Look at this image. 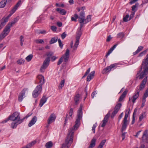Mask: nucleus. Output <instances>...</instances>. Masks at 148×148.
Wrapping results in <instances>:
<instances>
[{"label": "nucleus", "instance_id": "30", "mask_svg": "<svg viewBox=\"0 0 148 148\" xmlns=\"http://www.w3.org/2000/svg\"><path fill=\"white\" fill-rule=\"evenodd\" d=\"M58 40V37H57L52 38L50 41L49 43L52 44L56 42Z\"/></svg>", "mask_w": 148, "mask_h": 148}, {"label": "nucleus", "instance_id": "62", "mask_svg": "<svg viewBox=\"0 0 148 148\" xmlns=\"http://www.w3.org/2000/svg\"><path fill=\"white\" fill-rule=\"evenodd\" d=\"M138 0H130V1L129 2V4H132L134 3Z\"/></svg>", "mask_w": 148, "mask_h": 148}, {"label": "nucleus", "instance_id": "9", "mask_svg": "<svg viewBox=\"0 0 148 148\" xmlns=\"http://www.w3.org/2000/svg\"><path fill=\"white\" fill-rule=\"evenodd\" d=\"M49 58H46L43 62V64L41 67L40 71L41 72H43L47 68L49 63Z\"/></svg>", "mask_w": 148, "mask_h": 148}, {"label": "nucleus", "instance_id": "52", "mask_svg": "<svg viewBox=\"0 0 148 148\" xmlns=\"http://www.w3.org/2000/svg\"><path fill=\"white\" fill-rule=\"evenodd\" d=\"M58 41L60 47L62 49L63 47V44H62L61 40L60 39H59L58 40Z\"/></svg>", "mask_w": 148, "mask_h": 148}, {"label": "nucleus", "instance_id": "25", "mask_svg": "<svg viewBox=\"0 0 148 148\" xmlns=\"http://www.w3.org/2000/svg\"><path fill=\"white\" fill-rule=\"evenodd\" d=\"M96 141V139L95 138H93L91 141V143L88 148H93L95 146Z\"/></svg>", "mask_w": 148, "mask_h": 148}, {"label": "nucleus", "instance_id": "35", "mask_svg": "<svg viewBox=\"0 0 148 148\" xmlns=\"http://www.w3.org/2000/svg\"><path fill=\"white\" fill-rule=\"evenodd\" d=\"M124 34L123 32H121L117 34V37L118 38L122 39L124 37Z\"/></svg>", "mask_w": 148, "mask_h": 148}, {"label": "nucleus", "instance_id": "61", "mask_svg": "<svg viewBox=\"0 0 148 148\" xmlns=\"http://www.w3.org/2000/svg\"><path fill=\"white\" fill-rule=\"evenodd\" d=\"M103 123L101 125V126L102 127H103L105 126L106 123L108 121L106 120H103Z\"/></svg>", "mask_w": 148, "mask_h": 148}, {"label": "nucleus", "instance_id": "10", "mask_svg": "<svg viewBox=\"0 0 148 148\" xmlns=\"http://www.w3.org/2000/svg\"><path fill=\"white\" fill-rule=\"evenodd\" d=\"M16 10H12L10 12V14L8 15L6 17H3L1 19V25L3 26H4L6 22H7L9 18L11 15L14 13L15 12Z\"/></svg>", "mask_w": 148, "mask_h": 148}, {"label": "nucleus", "instance_id": "8", "mask_svg": "<svg viewBox=\"0 0 148 148\" xmlns=\"http://www.w3.org/2000/svg\"><path fill=\"white\" fill-rule=\"evenodd\" d=\"M49 58H46L43 62V64L41 67L40 71L41 72H43L47 68L49 63Z\"/></svg>", "mask_w": 148, "mask_h": 148}, {"label": "nucleus", "instance_id": "48", "mask_svg": "<svg viewBox=\"0 0 148 148\" xmlns=\"http://www.w3.org/2000/svg\"><path fill=\"white\" fill-rule=\"evenodd\" d=\"M56 6L58 7L64 8L65 6L64 5L63 3H56Z\"/></svg>", "mask_w": 148, "mask_h": 148}, {"label": "nucleus", "instance_id": "1", "mask_svg": "<svg viewBox=\"0 0 148 148\" xmlns=\"http://www.w3.org/2000/svg\"><path fill=\"white\" fill-rule=\"evenodd\" d=\"M77 118L75 122V124L72 129H70L68 134L66 138L64 144L62 145L61 148L66 147L69 148L73 142L74 130H77L79 125V122L82 117L77 116Z\"/></svg>", "mask_w": 148, "mask_h": 148}, {"label": "nucleus", "instance_id": "29", "mask_svg": "<svg viewBox=\"0 0 148 148\" xmlns=\"http://www.w3.org/2000/svg\"><path fill=\"white\" fill-rule=\"evenodd\" d=\"M7 2V0H3L0 2V8H2L5 7Z\"/></svg>", "mask_w": 148, "mask_h": 148}, {"label": "nucleus", "instance_id": "45", "mask_svg": "<svg viewBox=\"0 0 148 148\" xmlns=\"http://www.w3.org/2000/svg\"><path fill=\"white\" fill-rule=\"evenodd\" d=\"M33 57V55L30 54L28 56L25 58L26 60L28 62H29L31 60Z\"/></svg>", "mask_w": 148, "mask_h": 148}, {"label": "nucleus", "instance_id": "28", "mask_svg": "<svg viewBox=\"0 0 148 148\" xmlns=\"http://www.w3.org/2000/svg\"><path fill=\"white\" fill-rule=\"evenodd\" d=\"M82 104L80 105V108H79L77 112V116H80L82 117Z\"/></svg>", "mask_w": 148, "mask_h": 148}, {"label": "nucleus", "instance_id": "26", "mask_svg": "<svg viewBox=\"0 0 148 148\" xmlns=\"http://www.w3.org/2000/svg\"><path fill=\"white\" fill-rule=\"evenodd\" d=\"M118 44H116L114 45L110 49V50L108 51V53L106 54V56L107 57L108 56L110 55V54L112 52V51L114 49L116 48L117 45Z\"/></svg>", "mask_w": 148, "mask_h": 148}, {"label": "nucleus", "instance_id": "44", "mask_svg": "<svg viewBox=\"0 0 148 148\" xmlns=\"http://www.w3.org/2000/svg\"><path fill=\"white\" fill-rule=\"evenodd\" d=\"M106 142V140H103L100 143L98 147H101V148H103V146L104 145Z\"/></svg>", "mask_w": 148, "mask_h": 148}, {"label": "nucleus", "instance_id": "13", "mask_svg": "<svg viewBox=\"0 0 148 148\" xmlns=\"http://www.w3.org/2000/svg\"><path fill=\"white\" fill-rule=\"evenodd\" d=\"M139 90L137 88L134 95L132 97H129V101L132 100L133 103H135V101L139 96Z\"/></svg>", "mask_w": 148, "mask_h": 148}, {"label": "nucleus", "instance_id": "6", "mask_svg": "<svg viewBox=\"0 0 148 148\" xmlns=\"http://www.w3.org/2000/svg\"><path fill=\"white\" fill-rule=\"evenodd\" d=\"M10 31V27L7 25L0 34V40H2L9 33Z\"/></svg>", "mask_w": 148, "mask_h": 148}, {"label": "nucleus", "instance_id": "36", "mask_svg": "<svg viewBox=\"0 0 148 148\" xmlns=\"http://www.w3.org/2000/svg\"><path fill=\"white\" fill-rule=\"evenodd\" d=\"M52 145L53 144L52 142L50 141L46 144L45 146L47 148H50L52 147Z\"/></svg>", "mask_w": 148, "mask_h": 148}, {"label": "nucleus", "instance_id": "12", "mask_svg": "<svg viewBox=\"0 0 148 148\" xmlns=\"http://www.w3.org/2000/svg\"><path fill=\"white\" fill-rule=\"evenodd\" d=\"M56 118V116L55 114L52 113L50 115L47 120L48 124L46 127H48L49 124L54 122Z\"/></svg>", "mask_w": 148, "mask_h": 148}, {"label": "nucleus", "instance_id": "18", "mask_svg": "<svg viewBox=\"0 0 148 148\" xmlns=\"http://www.w3.org/2000/svg\"><path fill=\"white\" fill-rule=\"evenodd\" d=\"M81 35H77L76 36V40L75 41V43L74 44V46H73V49L74 50H76L78 45L79 44V40L80 37L81 36Z\"/></svg>", "mask_w": 148, "mask_h": 148}, {"label": "nucleus", "instance_id": "11", "mask_svg": "<svg viewBox=\"0 0 148 148\" xmlns=\"http://www.w3.org/2000/svg\"><path fill=\"white\" fill-rule=\"evenodd\" d=\"M118 64L117 63H115L111 64L110 66L107 67L103 70L102 71V73L103 74H105L109 72L112 68L116 67Z\"/></svg>", "mask_w": 148, "mask_h": 148}, {"label": "nucleus", "instance_id": "46", "mask_svg": "<svg viewBox=\"0 0 148 148\" xmlns=\"http://www.w3.org/2000/svg\"><path fill=\"white\" fill-rule=\"evenodd\" d=\"M35 42L37 44H42L44 43L42 39H37L35 40Z\"/></svg>", "mask_w": 148, "mask_h": 148}, {"label": "nucleus", "instance_id": "20", "mask_svg": "<svg viewBox=\"0 0 148 148\" xmlns=\"http://www.w3.org/2000/svg\"><path fill=\"white\" fill-rule=\"evenodd\" d=\"M37 121V117L36 116H34L31 120L29 122L28 126L30 127L34 125Z\"/></svg>", "mask_w": 148, "mask_h": 148}, {"label": "nucleus", "instance_id": "24", "mask_svg": "<svg viewBox=\"0 0 148 148\" xmlns=\"http://www.w3.org/2000/svg\"><path fill=\"white\" fill-rule=\"evenodd\" d=\"M80 95L79 94H77L74 97V101L76 105L78 104L79 103Z\"/></svg>", "mask_w": 148, "mask_h": 148}, {"label": "nucleus", "instance_id": "51", "mask_svg": "<svg viewBox=\"0 0 148 148\" xmlns=\"http://www.w3.org/2000/svg\"><path fill=\"white\" fill-rule=\"evenodd\" d=\"M118 111L114 110L113 112L112 113L111 117L112 118H113L114 117L115 115L117 113Z\"/></svg>", "mask_w": 148, "mask_h": 148}, {"label": "nucleus", "instance_id": "39", "mask_svg": "<svg viewBox=\"0 0 148 148\" xmlns=\"http://www.w3.org/2000/svg\"><path fill=\"white\" fill-rule=\"evenodd\" d=\"M36 143V141H33L31 142V143L28 144L27 146V148H30L32 146L34 145Z\"/></svg>", "mask_w": 148, "mask_h": 148}, {"label": "nucleus", "instance_id": "50", "mask_svg": "<svg viewBox=\"0 0 148 148\" xmlns=\"http://www.w3.org/2000/svg\"><path fill=\"white\" fill-rule=\"evenodd\" d=\"M148 51V49H147L140 53L139 55V56H142L145 55Z\"/></svg>", "mask_w": 148, "mask_h": 148}, {"label": "nucleus", "instance_id": "37", "mask_svg": "<svg viewBox=\"0 0 148 148\" xmlns=\"http://www.w3.org/2000/svg\"><path fill=\"white\" fill-rule=\"evenodd\" d=\"M25 60L22 59H20L18 60L16 62L17 64H22L24 63Z\"/></svg>", "mask_w": 148, "mask_h": 148}, {"label": "nucleus", "instance_id": "16", "mask_svg": "<svg viewBox=\"0 0 148 148\" xmlns=\"http://www.w3.org/2000/svg\"><path fill=\"white\" fill-rule=\"evenodd\" d=\"M147 82L146 79H144L141 82L139 87L138 88V87H137L136 89L137 88H138L139 90V91L140 90H143L145 86V85Z\"/></svg>", "mask_w": 148, "mask_h": 148}, {"label": "nucleus", "instance_id": "38", "mask_svg": "<svg viewBox=\"0 0 148 148\" xmlns=\"http://www.w3.org/2000/svg\"><path fill=\"white\" fill-rule=\"evenodd\" d=\"M78 18V15L77 14H75L74 16L71 17V21H76L77 19Z\"/></svg>", "mask_w": 148, "mask_h": 148}, {"label": "nucleus", "instance_id": "19", "mask_svg": "<svg viewBox=\"0 0 148 148\" xmlns=\"http://www.w3.org/2000/svg\"><path fill=\"white\" fill-rule=\"evenodd\" d=\"M69 49H67L66 50V52L65 53V54L63 55L62 57H63V59H64V61L66 62L69 58Z\"/></svg>", "mask_w": 148, "mask_h": 148}, {"label": "nucleus", "instance_id": "60", "mask_svg": "<svg viewBox=\"0 0 148 148\" xmlns=\"http://www.w3.org/2000/svg\"><path fill=\"white\" fill-rule=\"evenodd\" d=\"M15 23L14 22H13L12 21L11 22L9 23L7 25L10 27L11 28L12 27L14 24Z\"/></svg>", "mask_w": 148, "mask_h": 148}, {"label": "nucleus", "instance_id": "63", "mask_svg": "<svg viewBox=\"0 0 148 148\" xmlns=\"http://www.w3.org/2000/svg\"><path fill=\"white\" fill-rule=\"evenodd\" d=\"M66 34L65 32L63 33L61 35V36L62 39H64L66 36Z\"/></svg>", "mask_w": 148, "mask_h": 148}, {"label": "nucleus", "instance_id": "43", "mask_svg": "<svg viewBox=\"0 0 148 148\" xmlns=\"http://www.w3.org/2000/svg\"><path fill=\"white\" fill-rule=\"evenodd\" d=\"M145 116V113H143L141 114L139 116V121H141L143 118Z\"/></svg>", "mask_w": 148, "mask_h": 148}, {"label": "nucleus", "instance_id": "34", "mask_svg": "<svg viewBox=\"0 0 148 148\" xmlns=\"http://www.w3.org/2000/svg\"><path fill=\"white\" fill-rule=\"evenodd\" d=\"M56 10L58 13H59L62 15H65L66 13L65 10Z\"/></svg>", "mask_w": 148, "mask_h": 148}, {"label": "nucleus", "instance_id": "47", "mask_svg": "<svg viewBox=\"0 0 148 148\" xmlns=\"http://www.w3.org/2000/svg\"><path fill=\"white\" fill-rule=\"evenodd\" d=\"M21 1H19L15 5L13 9H16L18 7L20 6L21 4Z\"/></svg>", "mask_w": 148, "mask_h": 148}, {"label": "nucleus", "instance_id": "23", "mask_svg": "<svg viewBox=\"0 0 148 148\" xmlns=\"http://www.w3.org/2000/svg\"><path fill=\"white\" fill-rule=\"evenodd\" d=\"M128 90H125L122 93V95L120 97L119 101H122L123 99L125 97V96L127 93Z\"/></svg>", "mask_w": 148, "mask_h": 148}, {"label": "nucleus", "instance_id": "21", "mask_svg": "<svg viewBox=\"0 0 148 148\" xmlns=\"http://www.w3.org/2000/svg\"><path fill=\"white\" fill-rule=\"evenodd\" d=\"M95 73V71H92L88 76L87 78V81H90L93 77Z\"/></svg>", "mask_w": 148, "mask_h": 148}, {"label": "nucleus", "instance_id": "57", "mask_svg": "<svg viewBox=\"0 0 148 148\" xmlns=\"http://www.w3.org/2000/svg\"><path fill=\"white\" fill-rule=\"evenodd\" d=\"M63 60V57H61L59 59L58 62L57 64L58 65H60L62 62Z\"/></svg>", "mask_w": 148, "mask_h": 148}, {"label": "nucleus", "instance_id": "64", "mask_svg": "<svg viewBox=\"0 0 148 148\" xmlns=\"http://www.w3.org/2000/svg\"><path fill=\"white\" fill-rule=\"evenodd\" d=\"M97 93H96V91L94 92H92L91 94V97L92 99H93L95 96V95Z\"/></svg>", "mask_w": 148, "mask_h": 148}, {"label": "nucleus", "instance_id": "22", "mask_svg": "<svg viewBox=\"0 0 148 148\" xmlns=\"http://www.w3.org/2000/svg\"><path fill=\"white\" fill-rule=\"evenodd\" d=\"M47 98L45 96H43L41 99L40 103L39 104L40 106L41 107L43 104L46 102L47 101Z\"/></svg>", "mask_w": 148, "mask_h": 148}, {"label": "nucleus", "instance_id": "31", "mask_svg": "<svg viewBox=\"0 0 148 148\" xmlns=\"http://www.w3.org/2000/svg\"><path fill=\"white\" fill-rule=\"evenodd\" d=\"M143 48V46H140L138 47V49H137V50L136 51L133 53V54L134 55H135L139 52Z\"/></svg>", "mask_w": 148, "mask_h": 148}, {"label": "nucleus", "instance_id": "49", "mask_svg": "<svg viewBox=\"0 0 148 148\" xmlns=\"http://www.w3.org/2000/svg\"><path fill=\"white\" fill-rule=\"evenodd\" d=\"M129 17V16L128 14L126 16L124 17L123 18V21H124L125 22H127L128 21H129V19L128 20V18Z\"/></svg>", "mask_w": 148, "mask_h": 148}, {"label": "nucleus", "instance_id": "5", "mask_svg": "<svg viewBox=\"0 0 148 148\" xmlns=\"http://www.w3.org/2000/svg\"><path fill=\"white\" fill-rule=\"evenodd\" d=\"M81 10H79V16H78V21L80 23H86L91 20V16L88 15L86 18L85 19V14L84 12Z\"/></svg>", "mask_w": 148, "mask_h": 148}, {"label": "nucleus", "instance_id": "17", "mask_svg": "<svg viewBox=\"0 0 148 148\" xmlns=\"http://www.w3.org/2000/svg\"><path fill=\"white\" fill-rule=\"evenodd\" d=\"M148 130H146L144 131L142 138L143 140L147 143H148Z\"/></svg>", "mask_w": 148, "mask_h": 148}, {"label": "nucleus", "instance_id": "32", "mask_svg": "<svg viewBox=\"0 0 148 148\" xmlns=\"http://www.w3.org/2000/svg\"><path fill=\"white\" fill-rule=\"evenodd\" d=\"M121 106L122 104L121 103H118L115 106L114 110L118 112L121 107Z\"/></svg>", "mask_w": 148, "mask_h": 148}, {"label": "nucleus", "instance_id": "56", "mask_svg": "<svg viewBox=\"0 0 148 148\" xmlns=\"http://www.w3.org/2000/svg\"><path fill=\"white\" fill-rule=\"evenodd\" d=\"M90 68H89L88 70L86 71V72L85 74L82 77V78H84L86 76H87V75H88V74L90 72Z\"/></svg>", "mask_w": 148, "mask_h": 148}, {"label": "nucleus", "instance_id": "15", "mask_svg": "<svg viewBox=\"0 0 148 148\" xmlns=\"http://www.w3.org/2000/svg\"><path fill=\"white\" fill-rule=\"evenodd\" d=\"M73 108H71L70 109V111L69 114H69H66V119L65 121V124L66 122L69 119H71L72 118V115L73 114Z\"/></svg>", "mask_w": 148, "mask_h": 148}, {"label": "nucleus", "instance_id": "54", "mask_svg": "<svg viewBox=\"0 0 148 148\" xmlns=\"http://www.w3.org/2000/svg\"><path fill=\"white\" fill-rule=\"evenodd\" d=\"M110 115V113L109 112H108L106 116L104 118L103 120H106L108 121V119Z\"/></svg>", "mask_w": 148, "mask_h": 148}, {"label": "nucleus", "instance_id": "58", "mask_svg": "<svg viewBox=\"0 0 148 148\" xmlns=\"http://www.w3.org/2000/svg\"><path fill=\"white\" fill-rule=\"evenodd\" d=\"M53 53L50 52L47 54V58H49V60L50 58V57L53 55Z\"/></svg>", "mask_w": 148, "mask_h": 148}, {"label": "nucleus", "instance_id": "41", "mask_svg": "<svg viewBox=\"0 0 148 148\" xmlns=\"http://www.w3.org/2000/svg\"><path fill=\"white\" fill-rule=\"evenodd\" d=\"M65 82V80L64 79L62 80L60 83V86L59 87V88L60 89H61L64 86Z\"/></svg>", "mask_w": 148, "mask_h": 148}, {"label": "nucleus", "instance_id": "55", "mask_svg": "<svg viewBox=\"0 0 148 148\" xmlns=\"http://www.w3.org/2000/svg\"><path fill=\"white\" fill-rule=\"evenodd\" d=\"M139 3H136L135 5H133L132 7V9H135V8H137L139 6Z\"/></svg>", "mask_w": 148, "mask_h": 148}, {"label": "nucleus", "instance_id": "3", "mask_svg": "<svg viewBox=\"0 0 148 148\" xmlns=\"http://www.w3.org/2000/svg\"><path fill=\"white\" fill-rule=\"evenodd\" d=\"M38 79L39 80L40 84L37 86L35 90H34L32 95L33 97L36 98L41 93L42 90V85L45 82V79L44 76L42 75H39L37 77Z\"/></svg>", "mask_w": 148, "mask_h": 148}, {"label": "nucleus", "instance_id": "14", "mask_svg": "<svg viewBox=\"0 0 148 148\" xmlns=\"http://www.w3.org/2000/svg\"><path fill=\"white\" fill-rule=\"evenodd\" d=\"M28 89L27 88H24L21 92L18 97V100L19 101H22L23 99L25 97V94L26 91H27Z\"/></svg>", "mask_w": 148, "mask_h": 148}, {"label": "nucleus", "instance_id": "42", "mask_svg": "<svg viewBox=\"0 0 148 148\" xmlns=\"http://www.w3.org/2000/svg\"><path fill=\"white\" fill-rule=\"evenodd\" d=\"M136 111H136V109H135L134 111V113H133V116H132V124H134L135 122V119L134 115H135V114H136Z\"/></svg>", "mask_w": 148, "mask_h": 148}, {"label": "nucleus", "instance_id": "53", "mask_svg": "<svg viewBox=\"0 0 148 148\" xmlns=\"http://www.w3.org/2000/svg\"><path fill=\"white\" fill-rule=\"evenodd\" d=\"M97 123H96L95 124L93 125L92 127V131L93 132V133H95V129L97 127Z\"/></svg>", "mask_w": 148, "mask_h": 148}, {"label": "nucleus", "instance_id": "59", "mask_svg": "<svg viewBox=\"0 0 148 148\" xmlns=\"http://www.w3.org/2000/svg\"><path fill=\"white\" fill-rule=\"evenodd\" d=\"M47 31L44 30L40 31L39 32V34H45L47 33Z\"/></svg>", "mask_w": 148, "mask_h": 148}, {"label": "nucleus", "instance_id": "33", "mask_svg": "<svg viewBox=\"0 0 148 148\" xmlns=\"http://www.w3.org/2000/svg\"><path fill=\"white\" fill-rule=\"evenodd\" d=\"M18 124L17 121H13L11 123V126L12 128L13 129L15 128L16 127Z\"/></svg>", "mask_w": 148, "mask_h": 148}, {"label": "nucleus", "instance_id": "7", "mask_svg": "<svg viewBox=\"0 0 148 148\" xmlns=\"http://www.w3.org/2000/svg\"><path fill=\"white\" fill-rule=\"evenodd\" d=\"M128 110V113H125L124 118L123 120V124L122 126L121 129V132H123V131L125 130L127 126V119L128 116V114L130 111V109H129Z\"/></svg>", "mask_w": 148, "mask_h": 148}, {"label": "nucleus", "instance_id": "27", "mask_svg": "<svg viewBox=\"0 0 148 148\" xmlns=\"http://www.w3.org/2000/svg\"><path fill=\"white\" fill-rule=\"evenodd\" d=\"M118 44H116L114 45L110 49V50L108 51V53L106 54V56L107 57L108 56L110 55V54L112 52V51L114 49L116 48L117 45Z\"/></svg>", "mask_w": 148, "mask_h": 148}, {"label": "nucleus", "instance_id": "4", "mask_svg": "<svg viewBox=\"0 0 148 148\" xmlns=\"http://www.w3.org/2000/svg\"><path fill=\"white\" fill-rule=\"evenodd\" d=\"M24 118L23 119H20L19 114L17 112H14L12 115H10L8 117V118L3 121L2 122V123H5L7 122L9 120L13 121H17V124H19L22 123L23 121Z\"/></svg>", "mask_w": 148, "mask_h": 148}, {"label": "nucleus", "instance_id": "40", "mask_svg": "<svg viewBox=\"0 0 148 148\" xmlns=\"http://www.w3.org/2000/svg\"><path fill=\"white\" fill-rule=\"evenodd\" d=\"M36 143V141H33L31 142V143L28 144L27 146V148H30L32 146L34 145Z\"/></svg>", "mask_w": 148, "mask_h": 148}, {"label": "nucleus", "instance_id": "2", "mask_svg": "<svg viewBox=\"0 0 148 148\" xmlns=\"http://www.w3.org/2000/svg\"><path fill=\"white\" fill-rule=\"evenodd\" d=\"M148 55H147V57L146 59L143 60V63L142 64L141 68V70L143 69V71L139 75V79H146V81H147V75L148 74Z\"/></svg>", "mask_w": 148, "mask_h": 148}]
</instances>
